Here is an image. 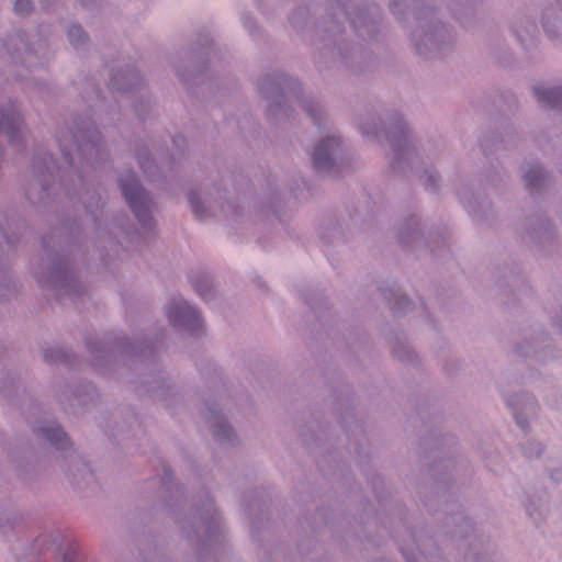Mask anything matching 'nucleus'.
Returning a JSON list of instances; mask_svg holds the SVG:
<instances>
[{
	"label": "nucleus",
	"instance_id": "obj_1",
	"mask_svg": "<svg viewBox=\"0 0 562 562\" xmlns=\"http://www.w3.org/2000/svg\"><path fill=\"white\" fill-rule=\"evenodd\" d=\"M122 193L140 222L149 218V199L145 190L138 184L134 172H128L120 180Z\"/></svg>",
	"mask_w": 562,
	"mask_h": 562
},
{
	"label": "nucleus",
	"instance_id": "obj_2",
	"mask_svg": "<svg viewBox=\"0 0 562 562\" xmlns=\"http://www.w3.org/2000/svg\"><path fill=\"white\" fill-rule=\"evenodd\" d=\"M168 317L175 325L199 319L196 310L183 300L176 301L168 307Z\"/></svg>",
	"mask_w": 562,
	"mask_h": 562
},
{
	"label": "nucleus",
	"instance_id": "obj_3",
	"mask_svg": "<svg viewBox=\"0 0 562 562\" xmlns=\"http://www.w3.org/2000/svg\"><path fill=\"white\" fill-rule=\"evenodd\" d=\"M338 142L336 138H326L322 140L316 147L313 153V164L315 169L322 170L326 169L330 166L331 159L329 155V148L333 145H337Z\"/></svg>",
	"mask_w": 562,
	"mask_h": 562
},
{
	"label": "nucleus",
	"instance_id": "obj_4",
	"mask_svg": "<svg viewBox=\"0 0 562 562\" xmlns=\"http://www.w3.org/2000/svg\"><path fill=\"white\" fill-rule=\"evenodd\" d=\"M535 93L539 102L551 108L562 109V87L551 89L536 88Z\"/></svg>",
	"mask_w": 562,
	"mask_h": 562
},
{
	"label": "nucleus",
	"instance_id": "obj_5",
	"mask_svg": "<svg viewBox=\"0 0 562 562\" xmlns=\"http://www.w3.org/2000/svg\"><path fill=\"white\" fill-rule=\"evenodd\" d=\"M44 438L52 443L57 445L59 448H64V441L66 440L65 431L58 426L54 425L41 429Z\"/></svg>",
	"mask_w": 562,
	"mask_h": 562
},
{
	"label": "nucleus",
	"instance_id": "obj_6",
	"mask_svg": "<svg viewBox=\"0 0 562 562\" xmlns=\"http://www.w3.org/2000/svg\"><path fill=\"white\" fill-rule=\"evenodd\" d=\"M542 178V170L540 167L536 166L535 168H530L529 171L525 175V179L527 182V187H537L539 180Z\"/></svg>",
	"mask_w": 562,
	"mask_h": 562
},
{
	"label": "nucleus",
	"instance_id": "obj_7",
	"mask_svg": "<svg viewBox=\"0 0 562 562\" xmlns=\"http://www.w3.org/2000/svg\"><path fill=\"white\" fill-rule=\"evenodd\" d=\"M86 37V34L81 26L79 25H72L68 30V38L72 44H77L81 41H83Z\"/></svg>",
	"mask_w": 562,
	"mask_h": 562
},
{
	"label": "nucleus",
	"instance_id": "obj_8",
	"mask_svg": "<svg viewBox=\"0 0 562 562\" xmlns=\"http://www.w3.org/2000/svg\"><path fill=\"white\" fill-rule=\"evenodd\" d=\"M33 9L31 0H16L14 4V11L19 15H26Z\"/></svg>",
	"mask_w": 562,
	"mask_h": 562
},
{
	"label": "nucleus",
	"instance_id": "obj_9",
	"mask_svg": "<svg viewBox=\"0 0 562 562\" xmlns=\"http://www.w3.org/2000/svg\"><path fill=\"white\" fill-rule=\"evenodd\" d=\"M231 432H232V429L229 427H226V426H221V430H218L216 432V437L218 440H222L223 437H226L227 439L231 438Z\"/></svg>",
	"mask_w": 562,
	"mask_h": 562
},
{
	"label": "nucleus",
	"instance_id": "obj_10",
	"mask_svg": "<svg viewBox=\"0 0 562 562\" xmlns=\"http://www.w3.org/2000/svg\"><path fill=\"white\" fill-rule=\"evenodd\" d=\"M190 204L192 206V211L196 214V215H200V204L195 198L194 194H191L190 196Z\"/></svg>",
	"mask_w": 562,
	"mask_h": 562
},
{
	"label": "nucleus",
	"instance_id": "obj_11",
	"mask_svg": "<svg viewBox=\"0 0 562 562\" xmlns=\"http://www.w3.org/2000/svg\"><path fill=\"white\" fill-rule=\"evenodd\" d=\"M516 420H517V424L521 427V428H525V424L522 420H520V418L518 416H516Z\"/></svg>",
	"mask_w": 562,
	"mask_h": 562
},
{
	"label": "nucleus",
	"instance_id": "obj_12",
	"mask_svg": "<svg viewBox=\"0 0 562 562\" xmlns=\"http://www.w3.org/2000/svg\"><path fill=\"white\" fill-rule=\"evenodd\" d=\"M0 128H1V130L5 128V122H4V121H1V122H0Z\"/></svg>",
	"mask_w": 562,
	"mask_h": 562
},
{
	"label": "nucleus",
	"instance_id": "obj_13",
	"mask_svg": "<svg viewBox=\"0 0 562 562\" xmlns=\"http://www.w3.org/2000/svg\"><path fill=\"white\" fill-rule=\"evenodd\" d=\"M65 562H71V561H69L67 558H65Z\"/></svg>",
	"mask_w": 562,
	"mask_h": 562
}]
</instances>
